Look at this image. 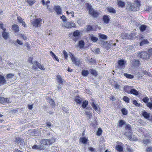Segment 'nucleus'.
Returning <instances> with one entry per match:
<instances>
[{"label": "nucleus", "instance_id": "obj_53", "mask_svg": "<svg viewBox=\"0 0 152 152\" xmlns=\"http://www.w3.org/2000/svg\"><path fill=\"white\" fill-rule=\"evenodd\" d=\"M85 113L86 115H87L89 118H90L91 116V113L90 112L86 111Z\"/></svg>", "mask_w": 152, "mask_h": 152}, {"label": "nucleus", "instance_id": "obj_45", "mask_svg": "<svg viewBox=\"0 0 152 152\" xmlns=\"http://www.w3.org/2000/svg\"><path fill=\"white\" fill-rule=\"evenodd\" d=\"M98 35H99V38H107V36L102 34L99 33V34Z\"/></svg>", "mask_w": 152, "mask_h": 152}, {"label": "nucleus", "instance_id": "obj_43", "mask_svg": "<svg viewBox=\"0 0 152 152\" xmlns=\"http://www.w3.org/2000/svg\"><path fill=\"white\" fill-rule=\"evenodd\" d=\"M142 141L144 144L145 145L148 144L150 142V140L147 139H144Z\"/></svg>", "mask_w": 152, "mask_h": 152}, {"label": "nucleus", "instance_id": "obj_17", "mask_svg": "<svg viewBox=\"0 0 152 152\" xmlns=\"http://www.w3.org/2000/svg\"><path fill=\"white\" fill-rule=\"evenodd\" d=\"M118 64L119 66V67L122 68L124 67V66L125 64V61L123 59H121L118 61Z\"/></svg>", "mask_w": 152, "mask_h": 152}, {"label": "nucleus", "instance_id": "obj_21", "mask_svg": "<svg viewBox=\"0 0 152 152\" xmlns=\"http://www.w3.org/2000/svg\"><path fill=\"white\" fill-rule=\"evenodd\" d=\"M89 13L94 17H97L99 15V13L95 11L94 9L92 10Z\"/></svg>", "mask_w": 152, "mask_h": 152}, {"label": "nucleus", "instance_id": "obj_34", "mask_svg": "<svg viewBox=\"0 0 152 152\" xmlns=\"http://www.w3.org/2000/svg\"><path fill=\"white\" fill-rule=\"evenodd\" d=\"M86 7L87 9L89 11V13L90 12V11L91 10H92L93 9L92 8L91 6L88 3H87L86 4Z\"/></svg>", "mask_w": 152, "mask_h": 152}, {"label": "nucleus", "instance_id": "obj_30", "mask_svg": "<svg viewBox=\"0 0 152 152\" xmlns=\"http://www.w3.org/2000/svg\"><path fill=\"white\" fill-rule=\"evenodd\" d=\"M2 36L4 38H8L9 37V34L5 31L2 32Z\"/></svg>", "mask_w": 152, "mask_h": 152}, {"label": "nucleus", "instance_id": "obj_29", "mask_svg": "<svg viewBox=\"0 0 152 152\" xmlns=\"http://www.w3.org/2000/svg\"><path fill=\"white\" fill-rule=\"evenodd\" d=\"M81 33L78 30H76L74 31L73 33V36L75 37H78L79 36L81 35Z\"/></svg>", "mask_w": 152, "mask_h": 152}, {"label": "nucleus", "instance_id": "obj_36", "mask_svg": "<svg viewBox=\"0 0 152 152\" xmlns=\"http://www.w3.org/2000/svg\"><path fill=\"white\" fill-rule=\"evenodd\" d=\"M90 73L92 75L97 76V72L94 69H91L89 71Z\"/></svg>", "mask_w": 152, "mask_h": 152}, {"label": "nucleus", "instance_id": "obj_37", "mask_svg": "<svg viewBox=\"0 0 152 152\" xmlns=\"http://www.w3.org/2000/svg\"><path fill=\"white\" fill-rule=\"evenodd\" d=\"M146 28V26L145 25H142L140 26L139 28L141 31H144Z\"/></svg>", "mask_w": 152, "mask_h": 152}, {"label": "nucleus", "instance_id": "obj_55", "mask_svg": "<svg viewBox=\"0 0 152 152\" xmlns=\"http://www.w3.org/2000/svg\"><path fill=\"white\" fill-rule=\"evenodd\" d=\"M32 148L33 149H40V147L37 145H35L32 147Z\"/></svg>", "mask_w": 152, "mask_h": 152}, {"label": "nucleus", "instance_id": "obj_6", "mask_svg": "<svg viewBox=\"0 0 152 152\" xmlns=\"http://www.w3.org/2000/svg\"><path fill=\"white\" fill-rule=\"evenodd\" d=\"M150 54H148L146 51H142L138 53V56L139 57L143 59H149Z\"/></svg>", "mask_w": 152, "mask_h": 152}, {"label": "nucleus", "instance_id": "obj_51", "mask_svg": "<svg viewBox=\"0 0 152 152\" xmlns=\"http://www.w3.org/2000/svg\"><path fill=\"white\" fill-rule=\"evenodd\" d=\"M63 54H64V58L67 59L68 58V54L64 50H63Z\"/></svg>", "mask_w": 152, "mask_h": 152}, {"label": "nucleus", "instance_id": "obj_62", "mask_svg": "<svg viewBox=\"0 0 152 152\" xmlns=\"http://www.w3.org/2000/svg\"><path fill=\"white\" fill-rule=\"evenodd\" d=\"M142 73H143L144 75H149V74H150L149 72H148L146 71H144L142 72Z\"/></svg>", "mask_w": 152, "mask_h": 152}, {"label": "nucleus", "instance_id": "obj_20", "mask_svg": "<svg viewBox=\"0 0 152 152\" xmlns=\"http://www.w3.org/2000/svg\"><path fill=\"white\" fill-rule=\"evenodd\" d=\"M130 94H133L135 96H137L139 94L138 91L135 89L132 88Z\"/></svg>", "mask_w": 152, "mask_h": 152}, {"label": "nucleus", "instance_id": "obj_42", "mask_svg": "<svg viewBox=\"0 0 152 152\" xmlns=\"http://www.w3.org/2000/svg\"><path fill=\"white\" fill-rule=\"evenodd\" d=\"M75 102L79 104H80L81 103V101L80 99V97L79 96H76L75 98Z\"/></svg>", "mask_w": 152, "mask_h": 152}, {"label": "nucleus", "instance_id": "obj_40", "mask_svg": "<svg viewBox=\"0 0 152 152\" xmlns=\"http://www.w3.org/2000/svg\"><path fill=\"white\" fill-rule=\"evenodd\" d=\"M121 111L124 115H126L127 114L128 111L127 110L124 108H123L121 109Z\"/></svg>", "mask_w": 152, "mask_h": 152}, {"label": "nucleus", "instance_id": "obj_59", "mask_svg": "<svg viewBox=\"0 0 152 152\" xmlns=\"http://www.w3.org/2000/svg\"><path fill=\"white\" fill-rule=\"evenodd\" d=\"M133 103L137 106H139V104L138 103L137 101L135 100H133Z\"/></svg>", "mask_w": 152, "mask_h": 152}, {"label": "nucleus", "instance_id": "obj_11", "mask_svg": "<svg viewBox=\"0 0 152 152\" xmlns=\"http://www.w3.org/2000/svg\"><path fill=\"white\" fill-rule=\"evenodd\" d=\"M10 98H5L3 97H0V103L4 104L11 103Z\"/></svg>", "mask_w": 152, "mask_h": 152}, {"label": "nucleus", "instance_id": "obj_49", "mask_svg": "<svg viewBox=\"0 0 152 152\" xmlns=\"http://www.w3.org/2000/svg\"><path fill=\"white\" fill-rule=\"evenodd\" d=\"M13 76L14 75L13 74L10 73L7 75L6 78L8 79H10L13 77Z\"/></svg>", "mask_w": 152, "mask_h": 152}, {"label": "nucleus", "instance_id": "obj_24", "mask_svg": "<svg viewBox=\"0 0 152 152\" xmlns=\"http://www.w3.org/2000/svg\"><path fill=\"white\" fill-rule=\"evenodd\" d=\"M23 142V140L19 137H17L15 139V142L17 143H20L21 144Z\"/></svg>", "mask_w": 152, "mask_h": 152}, {"label": "nucleus", "instance_id": "obj_28", "mask_svg": "<svg viewBox=\"0 0 152 152\" xmlns=\"http://www.w3.org/2000/svg\"><path fill=\"white\" fill-rule=\"evenodd\" d=\"M107 11L111 13H115V10L111 7L108 8L107 9Z\"/></svg>", "mask_w": 152, "mask_h": 152}, {"label": "nucleus", "instance_id": "obj_61", "mask_svg": "<svg viewBox=\"0 0 152 152\" xmlns=\"http://www.w3.org/2000/svg\"><path fill=\"white\" fill-rule=\"evenodd\" d=\"M53 59H54L55 60L59 62V60L58 58V57L57 56H56V55L53 56V57H52Z\"/></svg>", "mask_w": 152, "mask_h": 152}, {"label": "nucleus", "instance_id": "obj_19", "mask_svg": "<svg viewBox=\"0 0 152 152\" xmlns=\"http://www.w3.org/2000/svg\"><path fill=\"white\" fill-rule=\"evenodd\" d=\"M85 42L83 40H81L79 41L78 45H77L80 49L83 48L84 46Z\"/></svg>", "mask_w": 152, "mask_h": 152}, {"label": "nucleus", "instance_id": "obj_32", "mask_svg": "<svg viewBox=\"0 0 152 152\" xmlns=\"http://www.w3.org/2000/svg\"><path fill=\"white\" fill-rule=\"evenodd\" d=\"M148 43V41L147 39H144L142 40L140 43V46H142Z\"/></svg>", "mask_w": 152, "mask_h": 152}, {"label": "nucleus", "instance_id": "obj_25", "mask_svg": "<svg viewBox=\"0 0 152 152\" xmlns=\"http://www.w3.org/2000/svg\"><path fill=\"white\" fill-rule=\"evenodd\" d=\"M103 20L104 22L106 24L108 23L110 21V19L108 15H105L103 16Z\"/></svg>", "mask_w": 152, "mask_h": 152}, {"label": "nucleus", "instance_id": "obj_60", "mask_svg": "<svg viewBox=\"0 0 152 152\" xmlns=\"http://www.w3.org/2000/svg\"><path fill=\"white\" fill-rule=\"evenodd\" d=\"M152 9V7H150V6H148L147 7L146 9V11L147 12H149Z\"/></svg>", "mask_w": 152, "mask_h": 152}, {"label": "nucleus", "instance_id": "obj_56", "mask_svg": "<svg viewBox=\"0 0 152 152\" xmlns=\"http://www.w3.org/2000/svg\"><path fill=\"white\" fill-rule=\"evenodd\" d=\"M147 152H151L152 151V148L150 147H148L146 149Z\"/></svg>", "mask_w": 152, "mask_h": 152}, {"label": "nucleus", "instance_id": "obj_35", "mask_svg": "<svg viewBox=\"0 0 152 152\" xmlns=\"http://www.w3.org/2000/svg\"><path fill=\"white\" fill-rule=\"evenodd\" d=\"M124 76L127 78L131 79L133 78L134 77V76L131 74H129L127 73H125L124 74Z\"/></svg>", "mask_w": 152, "mask_h": 152}, {"label": "nucleus", "instance_id": "obj_12", "mask_svg": "<svg viewBox=\"0 0 152 152\" xmlns=\"http://www.w3.org/2000/svg\"><path fill=\"white\" fill-rule=\"evenodd\" d=\"M140 63V61L138 60L133 59L131 61V66L133 67L139 66Z\"/></svg>", "mask_w": 152, "mask_h": 152}, {"label": "nucleus", "instance_id": "obj_33", "mask_svg": "<svg viewBox=\"0 0 152 152\" xmlns=\"http://www.w3.org/2000/svg\"><path fill=\"white\" fill-rule=\"evenodd\" d=\"M88 104V102L87 101L85 100L83 101L82 103V107L83 108H85L87 106Z\"/></svg>", "mask_w": 152, "mask_h": 152}, {"label": "nucleus", "instance_id": "obj_52", "mask_svg": "<svg viewBox=\"0 0 152 152\" xmlns=\"http://www.w3.org/2000/svg\"><path fill=\"white\" fill-rule=\"evenodd\" d=\"M60 18L62 19L63 22L66 21V19L65 16L64 15H62V16H60Z\"/></svg>", "mask_w": 152, "mask_h": 152}, {"label": "nucleus", "instance_id": "obj_57", "mask_svg": "<svg viewBox=\"0 0 152 152\" xmlns=\"http://www.w3.org/2000/svg\"><path fill=\"white\" fill-rule=\"evenodd\" d=\"M125 129H126L130 130L131 129V126L129 124H127L126 126Z\"/></svg>", "mask_w": 152, "mask_h": 152}, {"label": "nucleus", "instance_id": "obj_8", "mask_svg": "<svg viewBox=\"0 0 152 152\" xmlns=\"http://www.w3.org/2000/svg\"><path fill=\"white\" fill-rule=\"evenodd\" d=\"M61 26L63 27H65L67 28L75 27L76 26L75 23L72 22H67L66 23H62L61 24Z\"/></svg>", "mask_w": 152, "mask_h": 152}, {"label": "nucleus", "instance_id": "obj_18", "mask_svg": "<svg viewBox=\"0 0 152 152\" xmlns=\"http://www.w3.org/2000/svg\"><path fill=\"white\" fill-rule=\"evenodd\" d=\"M17 19L18 21L20 23H22V26H23L24 27H26V24L25 23V22L23 21V19L20 17H18Z\"/></svg>", "mask_w": 152, "mask_h": 152}, {"label": "nucleus", "instance_id": "obj_16", "mask_svg": "<svg viewBox=\"0 0 152 152\" xmlns=\"http://www.w3.org/2000/svg\"><path fill=\"white\" fill-rule=\"evenodd\" d=\"M47 100L51 105V106L52 108L54 107L55 105L54 101L49 97H48L47 98Z\"/></svg>", "mask_w": 152, "mask_h": 152}, {"label": "nucleus", "instance_id": "obj_5", "mask_svg": "<svg viewBox=\"0 0 152 152\" xmlns=\"http://www.w3.org/2000/svg\"><path fill=\"white\" fill-rule=\"evenodd\" d=\"M32 64H33L32 68L34 70H37L38 68L43 70H45V68H44V66L41 65L40 63L37 61H34Z\"/></svg>", "mask_w": 152, "mask_h": 152}, {"label": "nucleus", "instance_id": "obj_54", "mask_svg": "<svg viewBox=\"0 0 152 152\" xmlns=\"http://www.w3.org/2000/svg\"><path fill=\"white\" fill-rule=\"evenodd\" d=\"M146 105L150 109H152V103L151 102H149L147 103Z\"/></svg>", "mask_w": 152, "mask_h": 152}, {"label": "nucleus", "instance_id": "obj_26", "mask_svg": "<svg viewBox=\"0 0 152 152\" xmlns=\"http://www.w3.org/2000/svg\"><path fill=\"white\" fill-rule=\"evenodd\" d=\"M125 123V121L122 119L118 121V126L119 128H121L122 127Z\"/></svg>", "mask_w": 152, "mask_h": 152}, {"label": "nucleus", "instance_id": "obj_9", "mask_svg": "<svg viewBox=\"0 0 152 152\" xmlns=\"http://www.w3.org/2000/svg\"><path fill=\"white\" fill-rule=\"evenodd\" d=\"M117 145L116 146V149L119 152H122L123 150V144L120 142H117Z\"/></svg>", "mask_w": 152, "mask_h": 152}, {"label": "nucleus", "instance_id": "obj_10", "mask_svg": "<svg viewBox=\"0 0 152 152\" xmlns=\"http://www.w3.org/2000/svg\"><path fill=\"white\" fill-rule=\"evenodd\" d=\"M42 21V20L41 19H35L34 20L32 21L31 23L35 27H37L39 25L40 23Z\"/></svg>", "mask_w": 152, "mask_h": 152}, {"label": "nucleus", "instance_id": "obj_58", "mask_svg": "<svg viewBox=\"0 0 152 152\" xmlns=\"http://www.w3.org/2000/svg\"><path fill=\"white\" fill-rule=\"evenodd\" d=\"M92 26L90 25H88L86 28V30L87 31H88L92 30Z\"/></svg>", "mask_w": 152, "mask_h": 152}, {"label": "nucleus", "instance_id": "obj_39", "mask_svg": "<svg viewBox=\"0 0 152 152\" xmlns=\"http://www.w3.org/2000/svg\"><path fill=\"white\" fill-rule=\"evenodd\" d=\"M82 74L83 76H86L88 74V72L87 70H83L82 72Z\"/></svg>", "mask_w": 152, "mask_h": 152}, {"label": "nucleus", "instance_id": "obj_48", "mask_svg": "<svg viewBox=\"0 0 152 152\" xmlns=\"http://www.w3.org/2000/svg\"><path fill=\"white\" fill-rule=\"evenodd\" d=\"M102 132V130L101 128H99L97 132V134L98 136L100 135Z\"/></svg>", "mask_w": 152, "mask_h": 152}, {"label": "nucleus", "instance_id": "obj_44", "mask_svg": "<svg viewBox=\"0 0 152 152\" xmlns=\"http://www.w3.org/2000/svg\"><path fill=\"white\" fill-rule=\"evenodd\" d=\"M123 100L124 101H125L126 102L129 103V98L126 96H124L123 98Z\"/></svg>", "mask_w": 152, "mask_h": 152}, {"label": "nucleus", "instance_id": "obj_2", "mask_svg": "<svg viewBox=\"0 0 152 152\" xmlns=\"http://www.w3.org/2000/svg\"><path fill=\"white\" fill-rule=\"evenodd\" d=\"M140 6V2L138 0H136L134 3H132L130 6V10L134 11H138Z\"/></svg>", "mask_w": 152, "mask_h": 152}, {"label": "nucleus", "instance_id": "obj_3", "mask_svg": "<svg viewBox=\"0 0 152 152\" xmlns=\"http://www.w3.org/2000/svg\"><path fill=\"white\" fill-rule=\"evenodd\" d=\"M12 28L15 35L18 36V37H21L22 38H26V37L24 34H23L19 33V28L18 25L15 24L13 25L12 26Z\"/></svg>", "mask_w": 152, "mask_h": 152}, {"label": "nucleus", "instance_id": "obj_46", "mask_svg": "<svg viewBox=\"0 0 152 152\" xmlns=\"http://www.w3.org/2000/svg\"><path fill=\"white\" fill-rule=\"evenodd\" d=\"M89 62L90 64H94L96 63L95 60L93 58H91L89 60Z\"/></svg>", "mask_w": 152, "mask_h": 152}, {"label": "nucleus", "instance_id": "obj_7", "mask_svg": "<svg viewBox=\"0 0 152 152\" xmlns=\"http://www.w3.org/2000/svg\"><path fill=\"white\" fill-rule=\"evenodd\" d=\"M55 142V140L53 138H51L50 139H44L41 140V143L42 144L49 145L52 144Z\"/></svg>", "mask_w": 152, "mask_h": 152}, {"label": "nucleus", "instance_id": "obj_50", "mask_svg": "<svg viewBox=\"0 0 152 152\" xmlns=\"http://www.w3.org/2000/svg\"><path fill=\"white\" fill-rule=\"evenodd\" d=\"M114 88L115 89H119L121 86L120 85H119L118 83H115L114 85Z\"/></svg>", "mask_w": 152, "mask_h": 152}, {"label": "nucleus", "instance_id": "obj_1", "mask_svg": "<svg viewBox=\"0 0 152 152\" xmlns=\"http://www.w3.org/2000/svg\"><path fill=\"white\" fill-rule=\"evenodd\" d=\"M101 39L100 40L98 41V43L101 44V45H103L104 48L107 50H110V48L112 46H115L116 45V43H113L112 41L105 42L104 39Z\"/></svg>", "mask_w": 152, "mask_h": 152}, {"label": "nucleus", "instance_id": "obj_38", "mask_svg": "<svg viewBox=\"0 0 152 152\" xmlns=\"http://www.w3.org/2000/svg\"><path fill=\"white\" fill-rule=\"evenodd\" d=\"M80 140H81V142L83 144H86L88 141L87 139L84 137L80 138Z\"/></svg>", "mask_w": 152, "mask_h": 152}, {"label": "nucleus", "instance_id": "obj_63", "mask_svg": "<svg viewBox=\"0 0 152 152\" xmlns=\"http://www.w3.org/2000/svg\"><path fill=\"white\" fill-rule=\"evenodd\" d=\"M33 58L32 57H30L28 58V61L29 63L32 64L33 63L32 62Z\"/></svg>", "mask_w": 152, "mask_h": 152}, {"label": "nucleus", "instance_id": "obj_27", "mask_svg": "<svg viewBox=\"0 0 152 152\" xmlns=\"http://www.w3.org/2000/svg\"><path fill=\"white\" fill-rule=\"evenodd\" d=\"M57 82L60 84H62L64 82V79H62L60 75H58L57 77Z\"/></svg>", "mask_w": 152, "mask_h": 152}, {"label": "nucleus", "instance_id": "obj_15", "mask_svg": "<svg viewBox=\"0 0 152 152\" xmlns=\"http://www.w3.org/2000/svg\"><path fill=\"white\" fill-rule=\"evenodd\" d=\"M54 9L58 15H61V10L59 6H55Z\"/></svg>", "mask_w": 152, "mask_h": 152}, {"label": "nucleus", "instance_id": "obj_23", "mask_svg": "<svg viewBox=\"0 0 152 152\" xmlns=\"http://www.w3.org/2000/svg\"><path fill=\"white\" fill-rule=\"evenodd\" d=\"M142 115L145 118L147 119L149 118L150 115V113H148L145 111L142 113Z\"/></svg>", "mask_w": 152, "mask_h": 152}, {"label": "nucleus", "instance_id": "obj_4", "mask_svg": "<svg viewBox=\"0 0 152 152\" xmlns=\"http://www.w3.org/2000/svg\"><path fill=\"white\" fill-rule=\"evenodd\" d=\"M69 53V56L73 64L77 66H79L80 62L79 59L75 58L72 53Z\"/></svg>", "mask_w": 152, "mask_h": 152}, {"label": "nucleus", "instance_id": "obj_41", "mask_svg": "<svg viewBox=\"0 0 152 152\" xmlns=\"http://www.w3.org/2000/svg\"><path fill=\"white\" fill-rule=\"evenodd\" d=\"M27 1L28 4L30 6L32 5L35 2V0H27Z\"/></svg>", "mask_w": 152, "mask_h": 152}, {"label": "nucleus", "instance_id": "obj_22", "mask_svg": "<svg viewBox=\"0 0 152 152\" xmlns=\"http://www.w3.org/2000/svg\"><path fill=\"white\" fill-rule=\"evenodd\" d=\"M6 82V80L4 77L0 75V86L3 85Z\"/></svg>", "mask_w": 152, "mask_h": 152}, {"label": "nucleus", "instance_id": "obj_64", "mask_svg": "<svg viewBox=\"0 0 152 152\" xmlns=\"http://www.w3.org/2000/svg\"><path fill=\"white\" fill-rule=\"evenodd\" d=\"M28 109L31 110L33 108V105L32 104H28Z\"/></svg>", "mask_w": 152, "mask_h": 152}, {"label": "nucleus", "instance_id": "obj_31", "mask_svg": "<svg viewBox=\"0 0 152 152\" xmlns=\"http://www.w3.org/2000/svg\"><path fill=\"white\" fill-rule=\"evenodd\" d=\"M118 6L121 7H124L125 5L124 2L120 0L118 1Z\"/></svg>", "mask_w": 152, "mask_h": 152}, {"label": "nucleus", "instance_id": "obj_14", "mask_svg": "<svg viewBox=\"0 0 152 152\" xmlns=\"http://www.w3.org/2000/svg\"><path fill=\"white\" fill-rule=\"evenodd\" d=\"M133 86H124V91L128 94H129L131 91L132 88Z\"/></svg>", "mask_w": 152, "mask_h": 152}, {"label": "nucleus", "instance_id": "obj_47", "mask_svg": "<svg viewBox=\"0 0 152 152\" xmlns=\"http://www.w3.org/2000/svg\"><path fill=\"white\" fill-rule=\"evenodd\" d=\"M142 100L144 103L147 104L148 102L149 98L147 97H145L142 99Z\"/></svg>", "mask_w": 152, "mask_h": 152}, {"label": "nucleus", "instance_id": "obj_13", "mask_svg": "<svg viewBox=\"0 0 152 152\" xmlns=\"http://www.w3.org/2000/svg\"><path fill=\"white\" fill-rule=\"evenodd\" d=\"M91 105L93 108L97 113H99L100 112V109L98 105L95 104L94 102H93L91 104Z\"/></svg>", "mask_w": 152, "mask_h": 152}]
</instances>
